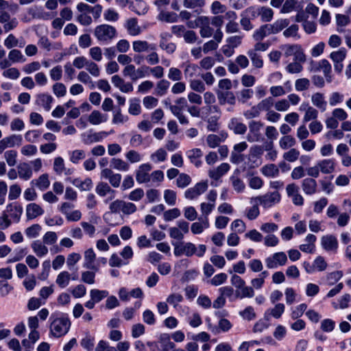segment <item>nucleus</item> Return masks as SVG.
Returning a JSON list of instances; mask_svg holds the SVG:
<instances>
[{"label":"nucleus","mask_w":351,"mask_h":351,"mask_svg":"<svg viewBox=\"0 0 351 351\" xmlns=\"http://www.w3.org/2000/svg\"><path fill=\"white\" fill-rule=\"evenodd\" d=\"M94 35L98 41L108 43L116 37L117 30L112 25L102 24L95 28Z\"/></svg>","instance_id":"1"},{"label":"nucleus","mask_w":351,"mask_h":351,"mask_svg":"<svg viewBox=\"0 0 351 351\" xmlns=\"http://www.w3.org/2000/svg\"><path fill=\"white\" fill-rule=\"evenodd\" d=\"M328 264L325 261L324 258L319 256H317L313 263V267H314L315 271H323L327 268Z\"/></svg>","instance_id":"58"},{"label":"nucleus","mask_w":351,"mask_h":351,"mask_svg":"<svg viewBox=\"0 0 351 351\" xmlns=\"http://www.w3.org/2000/svg\"><path fill=\"white\" fill-rule=\"evenodd\" d=\"M8 147H13L15 145H20L22 143V136L17 134H12L3 138Z\"/></svg>","instance_id":"52"},{"label":"nucleus","mask_w":351,"mask_h":351,"mask_svg":"<svg viewBox=\"0 0 351 351\" xmlns=\"http://www.w3.org/2000/svg\"><path fill=\"white\" fill-rule=\"evenodd\" d=\"M70 326L71 322L68 318H57L51 322L50 331L54 337H60L69 331Z\"/></svg>","instance_id":"4"},{"label":"nucleus","mask_w":351,"mask_h":351,"mask_svg":"<svg viewBox=\"0 0 351 351\" xmlns=\"http://www.w3.org/2000/svg\"><path fill=\"white\" fill-rule=\"evenodd\" d=\"M217 97L221 105H224L226 103L230 105L235 104L236 98L232 92H219L217 93Z\"/></svg>","instance_id":"26"},{"label":"nucleus","mask_w":351,"mask_h":351,"mask_svg":"<svg viewBox=\"0 0 351 351\" xmlns=\"http://www.w3.org/2000/svg\"><path fill=\"white\" fill-rule=\"evenodd\" d=\"M272 34L269 24H265L257 29L253 34V38L256 41H261L266 36Z\"/></svg>","instance_id":"29"},{"label":"nucleus","mask_w":351,"mask_h":351,"mask_svg":"<svg viewBox=\"0 0 351 351\" xmlns=\"http://www.w3.org/2000/svg\"><path fill=\"white\" fill-rule=\"evenodd\" d=\"M296 144V140L291 135H285L280 138L279 145L282 149H287Z\"/></svg>","instance_id":"40"},{"label":"nucleus","mask_w":351,"mask_h":351,"mask_svg":"<svg viewBox=\"0 0 351 351\" xmlns=\"http://www.w3.org/2000/svg\"><path fill=\"white\" fill-rule=\"evenodd\" d=\"M274 105V99L272 97H268L263 100H261L258 104V108L261 111L268 112L271 110V108Z\"/></svg>","instance_id":"51"},{"label":"nucleus","mask_w":351,"mask_h":351,"mask_svg":"<svg viewBox=\"0 0 351 351\" xmlns=\"http://www.w3.org/2000/svg\"><path fill=\"white\" fill-rule=\"evenodd\" d=\"M170 86V82L165 79L160 80L156 84V94L158 96L165 95Z\"/></svg>","instance_id":"45"},{"label":"nucleus","mask_w":351,"mask_h":351,"mask_svg":"<svg viewBox=\"0 0 351 351\" xmlns=\"http://www.w3.org/2000/svg\"><path fill=\"white\" fill-rule=\"evenodd\" d=\"M8 59L13 63L24 62L26 59L21 51L12 49L8 53Z\"/></svg>","instance_id":"48"},{"label":"nucleus","mask_w":351,"mask_h":351,"mask_svg":"<svg viewBox=\"0 0 351 351\" xmlns=\"http://www.w3.org/2000/svg\"><path fill=\"white\" fill-rule=\"evenodd\" d=\"M107 121V117L98 110H93L88 117V121L93 125H99Z\"/></svg>","instance_id":"38"},{"label":"nucleus","mask_w":351,"mask_h":351,"mask_svg":"<svg viewBox=\"0 0 351 351\" xmlns=\"http://www.w3.org/2000/svg\"><path fill=\"white\" fill-rule=\"evenodd\" d=\"M247 55L250 58L253 66L256 68H261L263 66V61L261 56L254 50H249Z\"/></svg>","instance_id":"46"},{"label":"nucleus","mask_w":351,"mask_h":351,"mask_svg":"<svg viewBox=\"0 0 351 351\" xmlns=\"http://www.w3.org/2000/svg\"><path fill=\"white\" fill-rule=\"evenodd\" d=\"M69 155L71 162L74 164H77L81 160H83L86 157L85 152L82 149H75L71 152Z\"/></svg>","instance_id":"59"},{"label":"nucleus","mask_w":351,"mask_h":351,"mask_svg":"<svg viewBox=\"0 0 351 351\" xmlns=\"http://www.w3.org/2000/svg\"><path fill=\"white\" fill-rule=\"evenodd\" d=\"M34 252L38 257H42L48 254V248L45 244H43L39 240L34 241L31 244Z\"/></svg>","instance_id":"33"},{"label":"nucleus","mask_w":351,"mask_h":351,"mask_svg":"<svg viewBox=\"0 0 351 351\" xmlns=\"http://www.w3.org/2000/svg\"><path fill=\"white\" fill-rule=\"evenodd\" d=\"M31 183L35 184L39 189L44 191L47 189L50 184L49 176L47 173L42 174L36 180H33Z\"/></svg>","instance_id":"32"},{"label":"nucleus","mask_w":351,"mask_h":351,"mask_svg":"<svg viewBox=\"0 0 351 351\" xmlns=\"http://www.w3.org/2000/svg\"><path fill=\"white\" fill-rule=\"evenodd\" d=\"M347 54L346 49L341 48L338 51H333L330 53V57L332 60L335 62H342L346 58Z\"/></svg>","instance_id":"54"},{"label":"nucleus","mask_w":351,"mask_h":351,"mask_svg":"<svg viewBox=\"0 0 351 351\" xmlns=\"http://www.w3.org/2000/svg\"><path fill=\"white\" fill-rule=\"evenodd\" d=\"M97 271H84L82 272L81 280L88 285H93L95 282V275Z\"/></svg>","instance_id":"50"},{"label":"nucleus","mask_w":351,"mask_h":351,"mask_svg":"<svg viewBox=\"0 0 351 351\" xmlns=\"http://www.w3.org/2000/svg\"><path fill=\"white\" fill-rule=\"evenodd\" d=\"M167 152L164 149L160 148L153 153L150 158L154 162H164L167 159Z\"/></svg>","instance_id":"57"},{"label":"nucleus","mask_w":351,"mask_h":351,"mask_svg":"<svg viewBox=\"0 0 351 351\" xmlns=\"http://www.w3.org/2000/svg\"><path fill=\"white\" fill-rule=\"evenodd\" d=\"M228 127L237 134H244L247 131V126L237 118L230 120Z\"/></svg>","instance_id":"25"},{"label":"nucleus","mask_w":351,"mask_h":351,"mask_svg":"<svg viewBox=\"0 0 351 351\" xmlns=\"http://www.w3.org/2000/svg\"><path fill=\"white\" fill-rule=\"evenodd\" d=\"M188 107V102L186 98H177L173 104L170 106L171 113L177 117L179 122L182 125H187L189 121L188 118L183 114V111Z\"/></svg>","instance_id":"2"},{"label":"nucleus","mask_w":351,"mask_h":351,"mask_svg":"<svg viewBox=\"0 0 351 351\" xmlns=\"http://www.w3.org/2000/svg\"><path fill=\"white\" fill-rule=\"evenodd\" d=\"M343 276L341 271H335L330 272L326 276V281L329 285H332L339 281Z\"/></svg>","instance_id":"64"},{"label":"nucleus","mask_w":351,"mask_h":351,"mask_svg":"<svg viewBox=\"0 0 351 351\" xmlns=\"http://www.w3.org/2000/svg\"><path fill=\"white\" fill-rule=\"evenodd\" d=\"M261 171L265 176L269 178H274L279 175L278 167L275 164H269L263 166Z\"/></svg>","instance_id":"37"},{"label":"nucleus","mask_w":351,"mask_h":351,"mask_svg":"<svg viewBox=\"0 0 351 351\" xmlns=\"http://www.w3.org/2000/svg\"><path fill=\"white\" fill-rule=\"evenodd\" d=\"M90 295L91 299H93L96 303H98L104 298L108 297V291L94 289L90 290Z\"/></svg>","instance_id":"47"},{"label":"nucleus","mask_w":351,"mask_h":351,"mask_svg":"<svg viewBox=\"0 0 351 351\" xmlns=\"http://www.w3.org/2000/svg\"><path fill=\"white\" fill-rule=\"evenodd\" d=\"M184 74L186 80H193L192 78L195 76L198 70V66L195 64L185 63L184 64Z\"/></svg>","instance_id":"41"},{"label":"nucleus","mask_w":351,"mask_h":351,"mask_svg":"<svg viewBox=\"0 0 351 351\" xmlns=\"http://www.w3.org/2000/svg\"><path fill=\"white\" fill-rule=\"evenodd\" d=\"M2 213L10 221L11 226L12 223L19 222L23 213V207L17 202L10 203L6 206Z\"/></svg>","instance_id":"5"},{"label":"nucleus","mask_w":351,"mask_h":351,"mask_svg":"<svg viewBox=\"0 0 351 351\" xmlns=\"http://www.w3.org/2000/svg\"><path fill=\"white\" fill-rule=\"evenodd\" d=\"M318 168L324 174H330L335 171V162L333 159H324L317 162Z\"/></svg>","instance_id":"22"},{"label":"nucleus","mask_w":351,"mask_h":351,"mask_svg":"<svg viewBox=\"0 0 351 351\" xmlns=\"http://www.w3.org/2000/svg\"><path fill=\"white\" fill-rule=\"evenodd\" d=\"M230 181L232 188L237 193H243L245 189L244 182L239 177V171L236 170L230 177Z\"/></svg>","instance_id":"18"},{"label":"nucleus","mask_w":351,"mask_h":351,"mask_svg":"<svg viewBox=\"0 0 351 351\" xmlns=\"http://www.w3.org/2000/svg\"><path fill=\"white\" fill-rule=\"evenodd\" d=\"M232 327L230 322L226 319H221L219 322V326H213L211 324H208L209 329L215 334L219 333L221 330L226 332L229 330Z\"/></svg>","instance_id":"30"},{"label":"nucleus","mask_w":351,"mask_h":351,"mask_svg":"<svg viewBox=\"0 0 351 351\" xmlns=\"http://www.w3.org/2000/svg\"><path fill=\"white\" fill-rule=\"evenodd\" d=\"M53 94L57 97H64L66 93V88L63 83L56 82L52 86Z\"/></svg>","instance_id":"60"},{"label":"nucleus","mask_w":351,"mask_h":351,"mask_svg":"<svg viewBox=\"0 0 351 351\" xmlns=\"http://www.w3.org/2000/svg\"><path fill=\"white\" fill-rule=\"evenodd\" d=\"M289 25L288 19H280L276 21L272 24H269L272 34H277L287 27Z\"/></svg>","instance_id":"35"},{"label":"nucleus","mask_w":351,"mask_h":351,"mask_svg":"<svg viewBox=\"0 0 351 351\" xmlns=\"http://www.w3.org/2000/svg\"><path fill=\"white\" fill-rule=\"evenodd\" d=\"M260 16L262 21L269 22L274 16V11L270 8L265 6L260 7Z\"/></svg>","instance_id":"55"},{"label":"nucleus","mask_w":351,"mask_h":351,"mask_svg":"<svg viewBox=\"0 0 351 351\" xmlns=\"http://www.w3.org/2000/svg\"><path fill=\"white\" fill-rule=\"evenodd\" d=\"M263 126V123L260 121H251L249 123V132L246 136L249 142H257L261 138V129Z\"/></svg>","instance_id":"8"},{"label":"nucleus","mask_w":351,"mask_h":351,"mask_svg":"<svg viewBox=\"0 0 351 351\" xmlns=\"http://www.w3.org/2000/svg\"><path fill=\"white\" fill-rule=\"evenodd\" d=\"M16 169L19 178L23 180H29L32 177L33 171L29 163L21 162L17 165Z\"/></svg>","instance_id":"14"},{"label":"nucleus","mask_w":351,"mask_h":351,"mask_svg":"<svg viewBox=\"0 0 351 351\" xmlns=\"http://www.w3.org/2000/svg\"><path fill=\"white\" fill-rule=\"evenodd\" d=\"M160 343H161L162 351H169L175 347V344L171 341L168 334H162L160 336Z\"/></svg>","instance_id":"44"},{"label":"nucleus","mask_w":351,"mask_h":351,"mask_svg":"<svg viewBox=\"0 0 351 351\" xmlns=\"http://www.w3.org/2000/svg\"><path fill=\"white\" fill-rule=\"evenodd\" d=\"M96 255L92 248L86 250L84 252V262L83 263V267L88 269L99 271V266L94 263Z\"/></svg>","instance_id":"13"},{"label":"nucleus","mask_w":351,"mask_h":351,"mask_svg":"<svg viewBox=\"0 0 351 351\" xmlns=\"http://www.w3.org/2000/svg\"><path fill=\"white\" fill-rule=\"evenodd\" d=\"M152 166L149 163L141 165L136 171V180L139 184L149 182V171Z\"/></svg>","instance_id":"10"},{"label":"nucleus","mask_w":351,"mask_h":351,"mask_svg":"<svg viewBox=\"0 0 351 351\" xmlns=\"http://www.w3.org/2000/svg\"><path fill=\"white\" fill-rule=\"evenodd\" d=\"M71 280V274L67 271H63L57 276L56 282L59 287L64 289L69 285Z\"/></svg>","instance_id":"28"},{"label":"nucleus","mask_w":351,"mask_h":351,"mask_svg":"<svg viewBox=\"0 0 351 351\" xmlns=\"http://www.w3.org/2000/svg\"><path fill=\"white\" fill-rule=\"evenodd\" d=\"M167 77L169 80L178 82L182 78V73L180 69L176 67H171L169 69Z\"/></svg>","instance_id":"63"},{"label":"nucleus","mask_w":351,"mask_h":351,"mask_svg":"<svg viewBox=\"0 0 351 351\" xmlns=\"http://www.w3.org/2000/svg\"><path fill=\"white\" fill-rule=\"evenodd\" d=\"M230 169V166L227 162L221 163L217 168L210 169L208 171V176L210 178L215 180H218L223 175H225Z\"/></svg>","instance_id":"15"},{"label":"nucleus","mask_w":351,"mask_h":351,"mask_svg":"<svg viewBox=\"0 0 351 351\" xmlns=\"http://www.w3.org/2000/svg\"><path fill=\"white\" fill-rule=\"evenodd\" d=\"M321 244L326 251L336 252L338 248V241L335 236L328 234L322 237Z\"/></svg>","instance_id":"12"},{"label":"nucleus","mask_w":351,"mask_h":351,"mask_svg":"<svg viewBox=\"0 0 351 351\" xmlns=\"http://www.w3.org/2000/svg\"><path fill=\"white\" fill-rule=\"evenodd\" d=\"M287 262V257L285 252H276L265 259V264L269 269H276L278 266H283Z\"/></svg>","instance_id":"7"},{"label":"nucleus","mask_w":351,"mask_h":351,"mask_svg":"<svg viewBox=\"0 0 351 351\" xmlns=\"http://www.w3.org/2000/svg\"><path fill=\"white\" fill-rule=\"evenodd\" d=\"M132 48L135 52L141 53L149 50H156V45L149 44L146 40H135L132 43Z\"/></svg>","instance_id":"19"},{"label":"nucleus","mask_w":351,"mask_h":351,"mask_svg":"<svg viewBox=\"0 0 351 351\" xmlns=\"http://www.w3.org/2000/svg\"><path fill=\"white\" fill-rule=\"evenodd\" d=\"M302 189L306 195H311L315 194L317 190V184L315 179L311 178H304L302 181Z\"/></svg>","instance_id":"16"},{"label":"nucleus","mask_w":351,"mask_h":351,"mask_svg":"<svg viewBox=\"0 0 351 351\" xmlns=\"http://www.w3.org/2000/svg\"><path fill=\"white\" fill-rule=\"evenodd\" d=\"M4 158L7 164L10 167H14L16 165L17 160V152L14 149H10L4 152Z\"/></svg>","instance_id":"49"},{"label":"nucleus","mask_w":351,"mask_h":351,"mask_svg":"<svg viewBox=\"0 0 351 351\" xmlns=\"http://www.w3.org/2000/svg\"><path fill=\"white\" fill-rule=\"evenodd\" d=\"M44 213V210L37 204L31 203L26 207V216L28 219H33Z\"/></svg>","instance_id":"20"},{"label":"nucleus","mask_w":351,"mask_h":351,"mask_svg":"<svg viewBox=\"0 0 351 351\" xmlns=\"http://www.w3.org/2000/svg\"><path fill=\"white\" fill-rule=\"evenodd\" d=\"M282 156L285 160L293 162L298 159L300 152L295 148H291L288 152H285Z\"/></svg>","instance_id":"62"},{"label":"nucleus","mask_w":351,"mask_h":351,"mask_svg":"<svg viewBox=\"0 0 351 351\" xmlns=\"http://www.w3.org/2000/svg\"><path fill=\"white\" fill-rule=\"evenodd\" d=\"M95 191L100 197H105L107 195H110V199H114L115 197V191L112 189L110 186L104 182H99L95 188Z\"/></svg>","instance_id":"17"},{"label":"nucleus","mask_w":351,"mask_h":351,"mask_svg":"<svg viewBox=\"0 0 351 351\" xmlns=\"http://www.w3.org/2000/svg\"><path fill=\"white\" fill-rule=\"evenodd\" d=\"M236 298L243 299L245 298H252L254 295V291L252 287L246 286L240 287L239 289L235 291Z\"/></svg>","instance_id":"36"},{"label":"nucleus","mask_w":351,"mask_h":351,"mask_svg":"<svg viewBox=\"0 0 351 351\" xmlns=\"http://www.w3.org/2000/svg\"><path fill=\"white\" fill-rule=\"evenodd\" d=\"M27 12L34 19H47L49 16V14L43 12L40 8L36 6L29 8Z\"/></svg>","instance_id":"53"},{"label":"nucleus","mask_w":351,"mask_h":351,"mask_svg":"<svg viewBox=\"0 0 351 351\" xmlns=\"http://www.w3.org/2000/svg\"><path fill=\"white\" fill-rule=\"evenodd\" d=\"M285 306L282 303H278L272 308H269L265 313V317H267V315L271 317L279 319L285 312Z\"/></svg>","instance_id":"31"},{"label":"nucleus","mask_w":351,"mask_h":351,"mask_svg":"<svg viewBox=\"0 0 351 351\" xmlns=\"http://www.w3.org/2000/svg\"><path fill=\"white\" fill-rule=\"evenodd\" d=\"M126 27L128 33L132 36H136L141 33V28L138 25L136 19H130L127 21Z\"/></svg>","instance_id":"42"},{"label":"nucleus","mask_w":351,"mask_h":351,"mask_svg":"<svg viewBox=\"0 0 351 351\" xmlns=\"http://www.w3.org/2000/svg\"><path fill=\"white\" fill-rule=\"evenodd\" d=\"M53 101V98L47 94H39L36 97V104L38 106H43L45 110L49 111L51 108V104Z\"/></svg>","instance_id":"24"},{"label":"nucleus","mask_w":351,"mask_h":351,"mask_svg":"<svg viewBox=\"0 0 351 351\" xmlns=\"http://www.w3.org/2000/svg\"><path fill=\"white\" fill-rule=\"evenodd\" d=\"M196 27H199V34L202 38H209L213 33L214 29L210 25V19L208 16H200L195 21Z\"/></svg>","instance_id":"6"},{"label":"nucleus","mask_w":351,"mask_h":351,"mask_svg":"<svg viewBox=\"0 0 351 351\" xmlns=\"http://www.w3.org/2000/svg\"><path fill=\"white\" fill-rule=\"evenodd\" d=\"M317 69L322 70L328 82H331V76L330 75L331 73V65L327 60L323 59L320 60Z\"/></svg>","instance_id":"43"},{"label":"nucleus","mask_w":351,"mask_h":351,"mask_svg":"<svg viewBox=\"0 0 351 351\" xmlns=\"http://www.w3.org/2000/svg\"><path fill=\"white\" fill-rule=\"evenodd\" d=\"M280 198L281 196L280 193L277 191H274L253 197L251 199V202L258 203L263 208H268L278 203L280 201Z\"/></svg>","instance_id":"3"},{"label":"nucleus","mask_w":351,"mask_h":351,"mask_svg":"<svg viewBox=\"0 0 351 351\" xmlns=\"http://www.w3.org/2000/svg\"><path fill=\"white\" fill-rule=\"evenodd\" d=\"M205 4V0H183V5L189 9L201 8L204 7Z\"/></svg>","instance_id":"56"},{"label":"nucleus","mask_w":351,"mask_h":351,"mask_svg":"<svg viewBox=\"0 0 351 351\" xmlns=\"http://www.w3.org/2000/svg\"><path fill=\"white\" fill-rule=\"evenodd\" d=\"M108 136V133L105 131L95 133H83L81 135L82 141L85 145H90L94 143L100 142Z\"/></svg>","instance_id":"11"},{"label":"nucleus","mask_w":351,"mask_h":351,"mask_svg":"<svg viewBox=\"0 0 351 351\" xmlns=\"http://www.w3.org/2000/svg\"><path fill=\"white\" fill-rule=\"evenodd\" d=\"M64 159L60 157H56L54 159L53 165V169L58 175H61L63 173V171L64 170Z\"/></svg>","instance_id":"61"},{"label":"nucleus","mask_w":351,"mask_h":351,"mask_svg":"<svg viewBox=\"0 0 351 351\" xmlns=\"http://www.w3.org/2000/svg\"><path fill=\"white\" fill-rule=\"evenodd\" d=\"M4 45L8 49H12L17 46L19 47H23L25 45V42L19 43V40L15 37V36L12 34H10L4 40Z\"/></svg>","instance_id":"39"},{"label":"nucleus","mask_w":351,"mask_h":351,"mask_svg":"<svg viewBox=\"0 0 351 351\" xmlns=\"http://www.w3.org/2000/svg\"><path fill=\"white\" fill-rule=\"evenodd\" d=\"M110 167L121 171H127L130 169L128 162L119 158H112L110 160Z\"/></svg>","instance_id":"34"},{"label":"nucleus","mask_w":351,"mask_h":351,"mask_svg":"<svg viewBox=\"0 0 351 351\" xmlns=\"http://www.w3.org/2000/svg\"><path fill=\"white\" fill-rule=\"evenodd\" d=\"M199 222H194L192 223L191 229V232L194 234H197L202 233L204 229H206L209 227V221L208 219L206 218H199Z\"/></svg>","instance_id":"27"},{"label":"nucleus","mask_w":351,"mask_h":351,"mask_svg":"<svg viewBox=\"0 0 351 351\" xmlns=\"http://www.w3.org/2000/svg\"><path fill=\"white\" fill-rule=\"evenodd\" d=\"M312 104L319 108L322 112L326 110L327 102L325 100V97L323 93H315L311 96Z\"/></svg>","instance_id":"23"},{"label":"nucleus","mask_w":351,"mask_h":351,"mask_svg":"<svg viewBox=\"0 0 351 351\" xmlns=\"http://www.w3.org/2000/svg\"><path fill=\"white\" fill-rule=\"evenodd\" d=\"M208 189L206 182L197 183L194 186L188 189L184 193V197L189 199H194L204 193Z\"/></svg>","instance_id":"9"},{"label":"nucleus","mask_w":351,"mask_h":351,"mask_svg":"<svg viewBox=\"0 0 351 351\" xmlns=\"http://www.w3.org/2000/svg\"><path fill=\"white\" fill-rule=\"evenodd\" d=\"M186 156L190 162L195 165L196 167H199L202 162L201 158L203 156L202 150L199 148H194L186 152Z\"/></svg>","instance_id":"21"}]
</instances>
